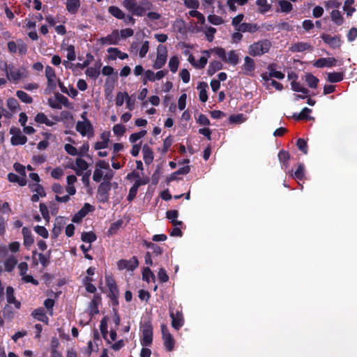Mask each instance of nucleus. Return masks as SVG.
<instances>
[{"instance_id": "62", "label": "nucleus", "mask_w": 357, "mask_h": 357, "mask_svg": "<svg viewBox=\"0 0 357 357\" xmlns=\"http://www.w3.org/2000/svg\"><path fill=\"white\" fill-rule=\"evenodd\" d=\"M296 145L299 150H301L304 154L307 153V142L305 141V139L302 138H299L297 140Z\"/></svg>"}, {"instance_id": "52", "label": "nucleus", "mask_w": 357, "mask_h": 357, "mask_svg": "<svg viewBox=\"0 0 357 357\" xmlns=\"http://www.w3.org/2000/svg\"><path fill=\"white\" fill-rule=\"evenodd\" d=\"M305 176V167L303 164L298 165V168L294 174V177L298 180H302Z\"/></svg>"}, {"instance_id": "34", "label": "nucleus", "mask_w": 357, "mask_h": 357, "mask_svg": "<svg viewBox=\"0 0 357 357\" xmlns=\"http://www.w3.org/2000/svg\"><path fill=\"white\" fill-rule=\"evenodd\" d=\"M108 12L116 19L121 20L124 17V12L116 6H111L108 8Z\"/></svg>"}, {"instance_id": "61", "label": "nucleus", "mask_w": 357, "mask_h": 357, "mask_svg": "<svg viewBox=\"0 0 357 357\" xmlns=\"http://www.w3.org/2000/svg\"><path fill=\"white\" fill-rule=\"evenodd\" d=\"M34 231L40 236L47 238L49 236L48 231L45 227L37 225L34 227Z\"/></svg>"}, {"instance_id": "59", "label": "nucleus", "mask_w": 357, "mask_h": 357, "mask_svg": "<svg viewBox=\"0 0 357 357\" xmlns=\"http://www.w3.org/2000/svg\"><path fill=\"white\" fill-rule=\"evenodd\" d=\"M208 20L210 23L214 25H220L223 23V20L222 19V17L215 15H208Z\"/></svg>"}, {"instance_id": "36", "label": "nucleus", "mask_w": 357, "mask_h": 357, "mask_svg": "<svg viewBox=\"0 0 357 357\" xmlns=\"http://www.w3.org/2000/svg\"><path fill=\"white\" fill-rule=\"evenodd\" d=\"M6 298L8 303L15 304L16 307H19L20 304L17 302L14 296V289L11 287L6 288Z\"/></svg>"}, {"instance_id": "29", "label": "nucleus", "mask_w": 357, "mask_h": 357, "mask_svg": "<svg viewBox=\"0 0 357 357\" xmlns=\"http://www.w3.org/2000/svg\"><path fill=\"white\" fill-rule=\"evenodd\" d=\"M35 121L38 123L45 124L47 126H52L55 124V121L49 119L44 113H38L35 116Z\"/></svg>"}, {"instance_id": "2", "label": "nucleus", "mask_w": 357, "mask_h": 357, "mask_svg": "<svg viewBox=\"0 0 357 357\" xmlns=\"http://www.w3.org/2000/svg\"><path fill=\"white\" fill-rule=\"evenodd\" d=\"M0 69L5 72L6 79L13 83L19 82L22 78L25 77L23 71L13 65L7 64L6 61L0 63Z\"/></svg>"}, {"instance_id": "21", "label": "nucleus", "mask_w": 357, "mask_h": 357, "mask_svg": "<svg viewBox=\"0 0 357 357\" xmlns=\"http://www.w3.org/2000/svg\"><path fill=\"white\" fill-rule=\"evenodd\" d=\"M31 315L36 319L42 321L46 324H48L49 319L47 317L45 310L42 307H39L34 310L32 312Z\"/></svg>"}, {"instance_id": "26", "label": "nucleus", "mask_w": 357, "mask_h": 357, "mask_svg": "<svg viewBox=\"0 0 357 357\" xmlns=\"http://www.w3.org/2000/svg\"><path fill=\"white\" fill-rule=\"evenodd\" d=\"M259 29V26L256 24L243 23L236 29L237 31L241 32L255 33Z\"/></svg>"}, {"instance_id": "3", "label": "nucleus", "mask_w": 357, "mask_h": 357, "mask_svg": "<svg viewBox=\"0 0 357 357\" xmlns=\"http://www.w3.org/2000/svg\"><path fill=\"white\" fill-rule=\"evenodd\" d=\"M271 47V43L268 40H261L248 47V54L252 56H261L268 52Z\"/></svg>"}, {"instance_id": "30", "label": "nucleus", "mask_w": 357, "mask_h": 357, "mask_svg": "<svg viewBox=\"0 0 357 357\" xmlns=\"http://www.w3.org/2000/svg\"><path fill=\"white\" fill-rule=\"evenodd\" d=\"M303 79L308 85V86L312 89L317 88L318 83L319 82V79L317 77L309 73L305 75Z\"/></svg>"}, {"instance_id": "4", "label": "nucleus", "mask_w": 357, "mask_h": 357, "mask_svg": "<svg viewBox=\"0 0 357 357\" xmlns=\"http://www.w3.org/2000/svg\"><path fill=\"white\" fill-rule=\"evenodd\" d=\"M141 344L143 347H149L153 342V327L150 322H145L142 325Z\"/></svg>"}, {"instance_id": "47", "label": "nucleus", "mask_w": 357, "mask_h": 357, "mask_svg": "<svg viewBox=\"0 0 357 357\" xmlns=\"http://www.w3.org/2000/svg\"><path fill=\"white\" fill-rule=\"evenodd\" d=\"M17 97L25 103H31L33 101L32 98L23 91H17L16 92Z\"/></svg>"}, {"instance_id": "56", "label": "nucleus", "mask_w": 357, "mask_h": 357, "mask_svg": "<svg viewBox=\"0 0 357 357\" xmlns=\"http://www.w3.org/2000/svg\"><path fill=\"white\" fill-rule=\"evenodd\" d=\"M278 158L280 161L283 163V165L287 167V162L289 159V154L288 152L285 151H281L278 153Z\"/></svg>"}, {"instance_id": "13", "label": "nucleus", "mask_w": 357, "mask_h": 357, "mask_svg": "<svg viewBox=\"0 0 357 357\" xmlns=\"http://www.w3.org/2000/svg\"><path fill=\"white\" fill-rule=\"evenodd\" d=\"M241 70L244 75L253 76L255 70V63L253 59L250 56L244 58V63L241 66Z\"/></svg>"}, {"instance_id": "48", "label": "nucleus", "mask_w": 357, "mask_h": 357, "mask_svg": "<svg viewBox=\"0 0 357 357\" xmlns=\"http://www.w3.org/2000/svg\"><path fill=\"white\" fill-rule=\"evenodd\" d=\"M256 3L259 6V11L261 13H266L271 8V6L267 3V0H257Z\"/></svg>"}, {"instance_id": "55", "label": "nucleus", "mask_w": 357, "mask_h": 357, "mask_svg": "<svg viewBox=\"0 0 357 357\" xmlns=\"http://www.w3.org/2000/svg\"><path fill=\"white\" fill-rule=\"evenodd\" d=\"M268 68L269 70V77L278 79H282L284 77V75L282 72L275 70L272 66H269Z\"/></svg>"}, {"instance_id": "63", "label": "nucleus", "mask_w": 357, "mask_h": 357, "mask_svg": "<svg viewBox=\"0 0 357 357\" xmlns=\"http://www.w3.org/2000/svg\"><path fill=\"white\" fill-rule=\"evenodd\" d=\"M65 151L71 155H78L80 153H79V151L73 145L70 144H66L64 146Z\"/></svg>"}, {"instance_id": "41", "label": "nucleus", "mask_w": 357, "mask_h": 357, "mask_svg": "<svg viewBox=\"0 0 357 357\" xmlns=\"http://www.w3.org/2000/svg\"><path fill=\"white\" fill-rule=\"evenodd\" d=\"M222 65L220 61H212L208 68V74L213 75L216 71L222 69Z\"/></svg>"}, {"instance_id": "16", "label": "nucleus", "mask_w": 357, "mask_h": 357, "mask_svg": "<svg viewBox=\"0 0 357 357\" xmlns=\"http://www.w3.org/2000/svg\"><path fill=\"white\" fill-rule=\"evenodd\" d=\"M337 65V60L333 57L320 58L313 63V66L316 68L332 67Z\"/></svg>"}, {"instance_id": "12", "label": "nucleus", "mask_w": 357, "mask_h": 357, "mask_svg": "<svg viewBox=\"0 0 357 357\" xmlns=\"http://www.w3.org/2000/svg\"><path fill=\"white\" fill-rule=\"evenodd\" d=\"M152 8V3L148 0H141L139 3H136L132 15L142 17L146 14L147 10Z\"/></svg>"}, {"instance_id": "33", "label": "nucleus", "mask_w": 357, "mask_h": 357, "mask_svg": "<svg viewBox=\"0 0 357 357\" xmlns=\"http://www.w3.org/2000/svg\"><path fill=\"white\" fill-rule=\"evenodd\" d=\"M8 179L10 182L17 183L20 186H24L26 184V178L19 176L13 173L8 174Z\"/></svg>"}, {"instance_id": "19", "label": "nucleus", "mask_w": 357, "mask_h": 357, "mask_svg": "<svg viewBox=\"0 0 357 357\" xmlns=\"http://www.w3.org/2000/svg\"><path fill=\"white\" fill-rule=\"evenodd\" d=\"M107 52L109 53V59L112 60H115L116 58L123 60L128 57V54L122 52L116 47H109Z\"/></svg>"}, {"instance_id": "64", "label": "nucleus", "mask_w": 357, "mask_h": 357, "mask_svg": "<svg viewBox=\"0 0 357 357\" xmlns=\"http://www.w3.org/2000/svg\"><path fill=\"white\" fill-rule=\"evenodd\" d=\"M143 280L149 282L151 279H154V275L149 267L144 269L142 273Z\"/></svg>"}, {"instance_id": "23", "label": "nucleus", "mask_w": 357, "mask_h": 357, "mask_svg": "<svg viewBox=\"0 0 357 357\" xmlns=\"http://www.w3.org/2000/svg\"><path fill=\"white\" fill-rule=\"evenodd\" d=\"M195 30L197 32L204 31L205 35H206V37L207 40L209 42H212L213 40V39H214V34L216 32V29L215 28H213V27H211V26L205 27V28H199V27H198L197 26L196 27H195Z\"/></svg>"}, {"instance_id": "15", "label": "nucleus", "mask_w": 357, "mask_h": 357, "mask_svg": "<svg viewBox=\"0 0 357 357\" xmlns=\"http://www.w3.org/2000/svg\"><path fill=\"white\" fill-rule=\"evenodd\" d=\"M45 77L47 80V86L52 89H55L58 79L54 70L50 66L45 67Z\"/></svg>"}, {"instance_id": "42", "label": "nucleus", "mask_w": 357, "mask_h": 357, "mask_svg": "<svg viewBox=\"0 0 357 357\" xmlns=\"http://www.w3.org/2000/svg\"><path fill=\"white\" fill-rule=\"evenodd\" d=\"M26 141V137L21 134L14 135L11 137V143L13 145H22L24 144Z\"/></svg>"}, {"instance_id": "25", "label": "nucleus", "mask_w": 357, "mask_h": 357, "mask_svg": "<svg viewBox=\"0 0 357 357\" xmlns=\"http://www.w3.org/2000/svg\"><path fill=\"white\" fill-rule=\"evenodd\" d=\"M239 60L238 54L234 50H231L226 54L224 61L231 65L236 66L238 64Z\"/></svg>"}, {"instance_id": "14", "label": "nucleus", "mask_w": 357, "mask_h": 357, "mask_svg": "<svg viewBox=\"0 0 357 357\" xmlns=\"http://www.w3.org/2000/svg\"><path fill=\"white\" fill-rule=\"evenodd\" d=\"M119 40L120 35L118 30H114L110 34L99 40L100 43L102 45H116Z\"/></svg>"}, {"instance_id": "32", "label": "nucleus", "mask_w": 357, "mask_h": 357, "mask_svg": "<svg viewBox=\"0 0 357 357\" xmlns=\"http://www.w3.org/2000/svg\"><path fill=\"white\" fill-rule=\"evenodd\" d=\"M208 87V85L206 82H200L199 85L197 86V89L199 91V100L205 102L208 100V96L206 92V88Z\"/></svg>"}, {"instance_id": "46", "label": "nucleus", "mask_w": 357, "mask_h": 357, "mask_svg": "<svg viewBox=\"0 0 357 357\" xmlns=\"http://www.w3.org/2000/svg\"><path fill=\"white\" fill-rule=\"evenodd\" d=\"M332 20L337 25H340L343 23V17L340 12L337 10H334L331 14Z\"/></svg>"}, {"instance_id": "58", "label": "nucleus", "mask_w": 357, "mask_h": 357, "mask_svg": "<svg viewBox=\"0 0 357 357\" xmlns=\"http://www.w3.org/2000/svg\"><path fill=\"white\" fill-rule=\"evenodd\" d=\"M85 73L88 77L96 79L98 77L100 72L98 68L90 67L86 69Z\"/></svg>"}, {"instance_id": "8", "label": "nucleus", "mask_w": 357, "mask_h": 357, "mask_svg": "<svg viewBox=\"0 0 357 357\" xmlns=\"http://www.w3.org/2000/svg\"><path fill=\"white\" fill-rule=\"evenodd\" d=\"M8 50L12 54L18 52L22 55L26 53L27 46L22 40H18L17 42L9 41L8 43Z\"/></svg>"}, {"instance_id": "22", "label": "nucleus", "mask_w": 357, "mask_h": 357, "mask_svg": "<svg viewBox=\"0 0 357 357\" xmlns=\"http://www.w3.org/2000/svg\"><path fill=\"white\" fill-rule=\"evenodd\" d=\"M142 153L144 162L149 165L153 160V152L148 144H144L142 147Z\"/></svg>"}, {"instance_id": "24", "label": "nucleus", "mask_w": 357, "mask_h": 357, "mask_svg": "<svg viewBox=\"0 0 357 357\" xmlns=\"http://www.w3.org/2000/svg\"><path fill=\"white\" fill-rule=\"evenodd\" d=\"M22 231L23 234L24 245V246L29 248L34 242L31 231L29 229L26 227H23Z\"/></svg>"}, {"instance_id": "17", "label": "nucleus", "mask_w": 357, "mask_h": 357, "mask_svg": "<svg viewBox=\"0 0 357 357\" xmlns=\"http://www.w3.org/2000/svg\"><path fill=\"white\" fill-rule=\"evenodd\" d=\"M92 206L86 203L84 206L73 216L72 221L75 223L79 222L89 211H91Z\"/></svg>"}, {"instance_id": "18", "label": "nucleus", "mask_w": 357, "mask_h": 357, "mask_svg": "<svg viewBox=\"0 0 357 357\" xmlns=\"http://www.w3.org/2000/svg\"><path fill=\"white\" fill-rule=\"evenodd\" d=\"M321 38L325 43L328 44L333 48H337L341 45V40L337 36H332L328 34H323Z\"/></svg>"}, {"instance_id": "49", "label": "nucleus", "mask_w": 357, "mask_h": 357, "mask_svg": "<svg viewBox=\"0 0 357 357\" xmlns=\"http://www.w3.org/2000/svg\"><path fill=\"white\" fill-rule=\"evenodd\" d=\"M147 132L142 130L139 132L132 133L130 135L129 140L131 143H135L137 140L142 139L146 135Z\"/></svg>"}, {"instance_id": "60", "label": "nucleus", "mask_w": 357, "mask_h": 357, "mask_svg": "<svg viewBox=\"0 0 357 357\" xmlns=\"http://www.w3.org/2000/svg\"><path fill=\"white\" fill-rule=\"evenodd\" d=\"M31 190L35 192L34 194L40 195L41 197L45 196V192L43 188L38 183L33 184L31 186Z\"/></svg>"}, {"instance_id": "51", "label": "nucleus", "mask_w": 357, "mask_h": 357, "mask_svg": "<svg viewBox=\"0 0 357 357\" xmlns=\"http://www.w3.org/2000/svg\"><path fill=\"white\" fill-rule=\"evenodd\" d=\"M128 93L126 92H119L116 96V105L121 107L126 102Z\"/></svg>"}, {"instance_id": "7", "label": "nucleus", "mask_w": 357, "mask_h": 357, "mask_svg": "<svg viewBox=\"0 0 357 357\" xmlns=\"http://www.w3.org/2000/svg\"><path fill=\"white\" fill-rule=\"evenodd\" d=\"M117 268L119 271L127 270L132 271L139 265L138 259L136 257H132L130 259H121L117 261Z\"/></svg>"}, {"instance_id": "20", "label": "nucleus", "mask_w": 357, "mask_h": 357, "mask_svg": "<svg viewBox=\"0 0 357 357\" xmlns=\"http://www.w3.org/2000/svg\"><path fill=\"white\" fill-rule=\"evenodd\" d=\"M289 50L293 52H301L306 50H312V46L307 43L300 42L293 44Z\"/></svg>"}, {"instance_id": "6", "label": "nucleus", "mask_w": 357, "mask_h": 357, "mask_svg": "<svg viewBox=\"0 0 357 357\" xmlns=\"http://www.w3.org/2000/svg\"><path fill=\"white\" fill-rule=\"evenodd\" d=\"M76 130L82 136L90 137L93 135V128L89 121H79L76 124Z\"/></svg>"}, {"instance_id": "38", "label": "nucleus", "mask_w": 357, "mask_h": 357, "mask_svg": "<svg viewBox=\"0 0 357 357\" xmlns=\"http://www.w3.org/2000/svg\"><path fill=\"white\" fill-rule=\"evenodd\" d=\"M6 106L12 113H15L20 109L18 102L14 98H10L7 100Z\"/></svg>"}, {"instance_id": "43", "label": "nucleus", "mask_w": 357, "mask_h": 357, "mask_svg": "<svg viewBox=\"0 0 357 357\" xmlns=\"http://www.w3.org/2000/svg\"><path fill=\"white\" fill-rule=\"evenodd\" d=\"M278 4L280 7V11L282 13H288L291 11L293 8L292 4L285 0H280L278 2Z\"/></svg>"}, {"instance_id": "1", "label": "nucleus", "mask_w": 357, "mask_h": 357, "mask_svg": "<svg viewBox=\"0 0 357 357\" xmlns=\"http://www.w3.org/2000/svg\"><path fill=\"white\" fill-rule=\"evenodd\" d=\"M114 172L110 169L109 165L105 160H99L96 163V169L93 172V179L96 182H100L102 178L105 182L109 183L114 176Z\"/></svg>"}, {"instance_id": "45", "label": "nucleus", "mask_w": 357, "mask_h": 357, "mask_svg": "<svg viewBox=\"0 0 357 357\" xmlns=\"http://www.w3.org/2000/svg\"><path fill=\"white\" fill-rule=\"evenodd\" d=\"M190 17L197 19L198 23L203 25L205 23V17L202 13L195 10H192L188 13Z\"/></svg>"}, {"instance_id": "27", "label": "nucleus", "mask_w": 357, "mask_h": 357, "mask_svg": "<svg viewBox=\"0 0 357 357\" xmlns=\"http://www.w3.org/2000/svg\"><path fill=\"white\" fill-rule=\"evenodd\" d=\"M67 187L66 192L70 195H73L76 193V189L74 183L77 181V177L75 175H70L67 176Z\"/></svg>"}, {"instance_id": "40", "label": "nucleus", "mask_w": 357, "mask_h": 357, "mask_svg": "<svg viewBox=\"0 0 357 357\" xmlns=\"http://www.w3.org/2000/svg\"><path fill=\"white\" fill-rule=\"evenodd\" d=\"M291 89L296 92H301L303 94L307 95L309 92L308 89L305 88L301 83L297 82L296 80H293L291 82Z\"/></svg>"}, {"instance_id": "39", "label": "nucleus", "mask_w": 357, "mask_h": 357, "mask_svg": "<svg viewBox=\"0 0 357 357\" xmlns=\"http://www.w3.org/2000/svg\"><path fill=\"white\" fill-rule=\"evenodd\" d=\"M172 325L176 329L178 330L183 324V321L181 315L177 314L175 316L173 313L171 314Z\"/></svg>"}, {"instance_id": "37", "label": "nucleus", "mask_w": 357, "mask_h": 357, "mask_svg": "<svg viewBox=\"0 0 357 357\" xmlns=\"http://www.w3.org/2000/svg\"><path fill=\"white\" fill-rule=\"evenodd\" d=\"M17 263L15 257H9L4 262L5 270L8 272L12 271Z\"/></svg>"}, {"instance_id": "57", "label": "nucleus", "mask_w": 357, "mask_h": 357, "mask_svg": "<svg viewBox=\"0 0 357 357\" xmlns=\"http://www.w3.org/2000/svg\"><path fill=\"white\" fill-rule=\"evenodd\" d=\"M113 132L117 136H122L126 130L124 126L121 124H116L112 128Z\"/></svg>"}, {"instance_id": "11", "label": "nucleus", "mask_w": 357, "mask_h": 357, "mask_svg": "<svg viewBox=\"0 0 357 357\" xmlns=\"http://www.w3.org/2000/svg\"><path fill=\"white\" fill-rule=\"evenodd\" d=\"M167 72L165 70H160L157 73H154L151 70H147L144 72V75L142 78V82L144 84H146L148 82H155L160 80L163 78Z\"/></svg>"}, {"instance_id": "9", "label": "nucleus", "mask_w": 357, "mask_h": 357, "mask_svg": "<svg viewBox=\"0 0 357 357\" xmlns=\"http://www.w3.org/2000/svg\"><path fill=\"white\" fill-rule=\"evenodd\" d=\"M161 331H162L164 345H165L166 349L169 351H172L174 348V344H175V341H174L173 336L169 333L167 327L165 325L161 326Z\"/></svg>"}, {"instance_id": "5", "label": "nucleus", "mask_w": 357, "mask_h": 357, "mask_svg": "<svg viewBox=\"0 0 357 357\" xmlns=\"http://www.w3.org/2000/svg\"><path fill=\"white\" fill-rule=\"evenodd\" d=\"M67 167L74 170L77 175L81 176L89 168V164L82 157H78L75 162H69Z\"/></svg>"}, {"instance_id": "31", "label": "nucleus", "mask_w": 357, "mask_h": 357, "mask_svg": "<svg viewBox=\"0 0 357 357\" xmlns=\"http://www.w3.org/2000/svg\"><path fill=\"white\" fill-rule=\"evenodd\" d=\"M80 6V0H67L66 9L71 14H75Z\"/></svg>"}, {"instance_id": "44", "label": "nucleus", "mask_w": 357, "mask_h": 357, "mask_svg": "<svg viewBox=\"0 0 357 357\" xmlns=\"http://www.w3.org/2000/svg\"><path fill=\"white\" fill-rule=\"evenodd\" d=\"M81 238L82 241L91 243L96 240V236L92 231L84 232L82 234Z\"/></svg>"}, {"instance_id": "53", "label": "nucleus", "mask_w": 357, "mask_h": 357, "mask_svg": "<svg viewBox=\"0 0 357 357\" xmlns=\"http://www.w3.org/2000/svg\"><path fill=\"white\" fill-rule=\"evenodd\" d=\"M179 64L178 58L176 56L170 58L169 61V67L172 73H176Z\"/></svg>"}, {"instance_id": "10", "label": "nucleus", "mask_w": 357, "mask_h": 357, "mask_svg": "<svg viewBox=\"0 0 357 357\" xmlns=\"http://www.w3.org/2000/svg\"><path fill=\"white\" fill-rule=\"evenodd\" d=\"M167 52L165 46L159 45L158 47V54L156 59L153 65V68L160 69L166 63Z\"/></svg>"}, {"instance_id": "35", "label": "nucleus", "mask_w": 357, "mask_h": 357, "mask_svg": "<svg viewBox=\"0 0 357 357\" xmlns=\"http://www.w3.org/2000/svg\"><path fill=\"white\" fill-rule=\"evenodd\" d=\"M343 73L333 72L327 73V79L328 82L332 83L339 82L343 79Z\"/></svg>"}, {"instance_id": "54", "label": "nucleus", "mask_w": 357, "mask_h": 357, "mask_svg": "<svg viewBox=\"0 0 357 357\" xmlns=\"http://www.w3.org/2000/svg\"><path fill=\"white\" fill-rule=\"evenodd\" d=\"M66 50L67 52L66 57L68 61H74L76 59V54L75 52V47L73 45H69L66 47Z\"/></svg>"}, {"instance_id": "50", "label": "nucleus", "mask_w": 357, "mask_h": 357, "mask_svg": "<svg viewBox=\"0 0 357 357\" xmlns=\"http://www.w3.org/2000/svg\"><path fill=\"white\" fill-rule=\"evenodd\" d=\"M312 110L307 107H305L299 114H294L293 117L296 120L305 119L308 118V115L311 113Z\"/></svg>"}, {"instance_id": "28", "label": "nucleus", "mask_w": 357, "mask_h": 357, "mask_svg": "<svg viewBox=\"0 0 357 357\" xmlns=\"http://www.w3.org/2000/svg\"><path fill=\"white\" fill-rule=\"evenodd\" d=\"M100 331L102 334L103 337L108 341V342H110V341H114L116 338V333L115 331H111L109 333V338L110 340L107 338V333L108 331L107 330V325L105 323H104L103 321L100 323Z\"/></svg>"}]
</instances>
